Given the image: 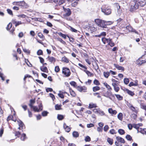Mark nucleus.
<instances>
[{"label":"nucleus","mask_w":146,"mask_h":146,"mask_svg":"<svg viewBox=\"0 0 146 146\" xmlns=\"http://www.w3.org/2000/svg\"><path fill=\"white\" fill-rule=\"evenodd\" d=\"M126 139L128 141H130L132 139V138L131 136L129 135H127L125 137Z\"/></svg>","instance_id":"obj_39"},{"label":"nucleus","mask_w":146,"mask_h":146,"mask_svg":"<svg viewBox=\"0 0 146 146\" xmlns=\"http://www.w3.org/2000/svg\"><path fill=\"white\" fill-rule=\"evenodd\" d=\"M70 84L71 85L73 86L74 88H76V83L74 81H72L70 82Z\"/></svg>","instance_id":"obj_30"},{"label":"nucleus","mask_w":146,"mask_h":146,"mask_svg":"<svg viewBox=\"0 0 146 146\" xmlns=\"http://www.w3.org/2000/svg\"><path fill=\"white\" fill-rule=\"evenodd\" d=\"M123 115L121 113H119L117 115L118 119L120 120H122L123 119Z\"/></svg>","instance_id":"obj_28"},{"label":"nucleus","mask_w":146,"mask_h":146,"mask_svg":"<svg viewBox=\"0 0 146 146\" xmlns=\"http://www.w3.org/2000/svg\"><path fill=\"white\" fill-rule=\"evenodd\" d=\"M58 40L60 41L63 44H65L66 43L63 40L62 38H60L58 37L57 38Z\"/></svg>","instance_id":"obj_44"},{"label":"nucleus","mask_w":146,"mask_h":146,"mask_svg":"<svg viewBox=\"0 0 146 146\" xmlns=\"http://www.w3.org/2000/svg\"><path fill=\"white\" fill-rule=\"evenodd\" d=\"M58 34L59 35L61 36L62 38H64L66 39V35L62 34V33L59 32L58 33Z\"/></svg>","instance_id":"obj_37"},{"label":"nucleus","mask_w":146,"mask_h":146,"mask_svg":"<svg viewBox=\"0 0 146 146\" xmlns=\"http://www.w3.org/2000/svg\"><path fill=\"white\" fill-rule=\"evenodd\" d=\"M129 82V80L128 78H125L124 79V82L125 84H127Z\"/></svg>","instance_id":"obj_40"},{"label":"nucleus","mask_w":146,"mask_h":146,"mask_svg":"<svg viewBox=\"0 0 146 146\" xmlns=\"http://www.w3.org/2000/svg\"><path fill=\"white\" fill-rule=\"evenodd\" d=\"M115 131L114 129H112L110 131V133L111 134H114L115 133Z\"/></svg>","instance_id":"obj_61"},{"label":"nucleus","mask_w":146,"mask_h":146,"mask_svg":"<svg viewBox=\"0 0 146 146\" xmlns=\"http://www.w3.org/2000/svg\"><path fill=\"white\" fill-rule=\"evenodd\" d=\"M47 59H48L49 62L51 63H54L56 61L55 58L52 56H48Z\"/></svg>","instance_id":"obj_8"},{"label":"nucleus","mask_w":146,"mask_h":146,"mask_svg":"<svg viewBox=\"0 0 146 146\" xmlns=\"http://www.w3.org/2000/svg\"><path fill=\"white\" fill-rule=\"evenodd\" d=\"M64 116L63 115L61 114H58L57 118L59 120H61L64 119Z\"/></svg>","instance_id":"obj_19"},{"label":"nucleus","mask_w":146,"mask_h":146,"mask_svg":"<svg viewBox=\"0 0 146 146\" xmlns=\"http://www.w3.org/2000/svg\"><path fill=\"white\" fill-rule=\"evenodd\" d=\"M17 121L18 122V124L19 126L23 128L24 125L23 123L21 121L19 120Z\"/></svg>","instance_id":"obj_31"},{"label":"nucleus","mask_w":146,"mask_h":146,"mask_svg":"<svg viewBox=\"0 0 146 146\" xmlns=\"http://www.w3.org/2000/svg\"><path fill=\"white\" fill-rule=\"evenodd\" d=\"M40 69L41 71L44 72H48L47 68L46 67H40Z\"/></svg>","instance_id":"obj_18"},{"label":"nucleus","mask_w":146,"mask_h":146,"mask_svg":"<svg viewBox=\"0 0 146 146\" xmlns=\"http://www.w3.org/2000/svg\"><path fill=\"white\" fill-rule=\"evenodd\" d=\"M89 107L90 108L96 107V104H91L89 105Z\"/></svg>","instance_id":"obj_43"},{"label":"nucleus","mask_w":146,"mask_h":146,"mask_svg":"<svg viewBox=\"0 0 146 146\" xmlns=\"http://www.w3.org/2000/svg\"><path fill=\"white\" fill-rule=\"evenodd\" d=\"M23 50L24 52L27 53L28 54H29L30 53V51L29 50L25 48H23Z\"/></svg>","instance_id":"obj_49"},{"label":"nucleus","mask_w":146,"mask_h":146,"mask_svg":"<svg viewBox=\"0 0 146 146\" xmlns=\"http://www.w3.org/2000/svg\"><path fill=\"white\" fill-rule=\"evenodd\" d=\"M15 134V136L19 137L20 135V133L19 131H16Z\"/></svg>","instance_id":"obj_64"},{"label":"nucleus","mask_w":146,"mask_h":146,"mask_svg":"<svg viewBox=\"0 0 146 146\" xmlns=\"http://www.w3.org/2000/svg\"><path fill=\"white\" fill-rule=\"evenodd\" d=\"M62 73L64 74L65 76L66 77L70 76L71 74L70 69L66 67L63 68Z\"/></svg>","instance_id":"obj_4"},{"label":"nucleus","mask_w":146,"mask_h":146,"mask_svg":"<svg viewBox=\"0 0 146 146\" xmlns=\"http://www.w3.org/2000/svg\"><path fill=\"white\" fill-rule=\"evenodd\" d=\"M111 39L110 38H102V41L104 44L107 43L108 44L109 43Z\"/></svg>","instance_id":"obj_11"},{"label":"nucleus","mask_w":146,"mask_h":146,"mask_svg":"<svg viewBox=\"0 0 146 146\" xmlns=\"http://www.w3.org/2000/svg\"><path fill=\"white\" fill-rule=\"evenodd\" d=\"M114 66L118 70H121L122 71H123L124 70V67L120 66L118 64H114Z\"/></svg>","instance_id":"obj_12"},{"label":"nucleus","mask_w":146,"mask_h":146,"mask_svg":"<svg viewBox=\"0 0 146 146\" xmlns=\"http://www.w3.org/2000/svg\"><path fill=\"white\" fill-rule=\"evenodd\" d=\"M101 115H104L105 113L103 111H101L99 110V111H98V113Z\"/></svg>","instance_id":"obj_59"},{"label":"nucleus","mask_w":146,"mask_h":146,"mask_svg":"<svg viewBox=\"0 0 146 146\" xmlns=\"http://www.w3.org/2000/svg\"><path fill=\"white\" fill-rule=\"evenodd\" d=\"M38 35L41 38L43 39L44 38V36L40 33H39L38 34Z\"/></svg>","instance_id":"obj_45"},{"label":"nucleus","mask_w":146,"mask_h":146,"mask_svg":"<svg viewBox=\"0 0 146 146\" xmlns=\"http://www.w3.org/2000/svg\"><path fill=\"white\" fill-rule=\"evenodd\" d=\"M76 88L80 92L83 91V92H86V88L84 86H77Z\"/></svg>","instance_id":"obj_5"},{"label":"nucleus","mask_w":146,"mask_h":146,"mask_svg":"<svg viewBox=\"0 0 146 146\" xmlns=\"http://www.w3.org/2000/svg\"><path fill=\"white\" fill-rule=\"evenodd\" d=\"M65 0H57V2L58 5H61L65 2Z\"/></svg>","instance_id":"obj_33"},{"label":"nucleus","mask_w":146,"mask_h":146,"mask_svg":"<svg viewBox=\"0 0 146 146\" xmlns=\"http://www.w3.org/2000/svg\"><path fill=\"white\" fill-rule=\"evenodd\" d=\"M115 91L117 92H118L119 90V88L117 86H113Z\"/></svg>","instance_id":"obj_57"},{"label":"nucleus","mask_w":146,"mask_h":146,"mask_svg":"<svg viewBox=\"0 0 146 146\" xmlns=\"http://www.w3.org/2000/svg\"><path fill=\"white\" fill-rule=\"evenodd\" d=\"M84 71L86 73V74H87V75L88 76H91L92 75H93V74L92 73H91L89 71L86 70H84Z\"/></svg>","instance_id":"obj_35"},{"label":"nucleus","mask_w":146,"mask_h":146,"mask_svg":"<svg viewBox=\"0 0 146 146\" xmlns=\"http://www.w3.org/2000/svg\"><path fill=\"white\" fill-rule=\"evenodd\" d=\"M61 106L58 104H56L55 106V108L56 110H58L61 109Z\"/></svg>","instance_id":"obj_38"},{"label":"nucleus","mask_w":146,"mask_h":146,"mask_svg":"<svg viewBox=\"0 0 146 146\" xmlns=\"http://www.w3.org/2000/svg\"><path fill=\"white\" fill-rule=\"evenodd\" d=\"M18 3H19V6H21L23 7L26 8L28 7L27 5L24 1H19Z\"/></svg>","instance_id":"obj_10"},{"label":"nucleus","mask_w":146,"mask_h":146,"mask_svg":"<svg viewBox=\"0 0 146 146\" xmlns=\"http://www.w3.org/2000/svg\"><path fill=\"white\" fill-rule=\"evenodd\" d=\"M126 29L127 30H128L130 32L131 30L132 29V27L131 26H127L126 27Z\"/></svg>","instance_id":"obj_50"},{"label":"nucleus","mask_w":146,"mask_h":146,"mask_svg":"<svg viewBox=\"0 0 146 146\" xmlns=\"http://www.w3.org/2000/svg\"><path fill=\"white\" fill-rule=\"evenodd\" d=\"M109 42H110L108 44L110 45L111 46L113 47L114 46V43L112 42L111 39L110 40Z\"/></svg>","instance_id":"obj_47"},{"label":"nucleus","mask_w":146,"mask_h":146,"mask_svg":"<svg viewBox=\"0 0 146 146\" xmlns=\"http://www.w3.org/2000/svg\"><path fill=\"white\" fill-rule=\"evenodd\" d=\"M109 72H104V76L106 78H108L109 76Z\"/></svg>","instance_id":"obj_29"},{"label":"nucleus","mask_w":146,"mask_h":146,"mask_svg":"<svg viewBox=\"0 0 146 146\" xmlns=\"http://www.w3.org/2000/svg\"><path fill=\"white\" fill-rule=\"evenodd\" d=\"M54 70L55 72H58L60 70V68L59 66H56Z\"/></svg>","instance_id":"obj_52"},{"label":"nucleus","mask_w":146,"mask_h":146,"mask_svg":"<svg viewBox=\"0 0 146 146\" xmlns=\"http://www.w3.org/2000/svg\"><path fill=\"white\" fill-rule=\"evenodd\" d=\"M70 30L72 32H77V31L75 29L73 28L72 27L70 26Z\"/></svg>","instance_id":"obj_60"},{"label":"nucleus","mask_w":146,"mask_h":146,"mask_svg":"<svg viewBox=\"0 0 146 146\" xmlns=\"http://www.w3.org/2000/svg\"><path fill=\"white\" fill-rule=\"evenodd\" d=\"M111 92L110 91H108L107 92L106 95H105L104 96L110 99H111V98L110 97V96L111 95Z\"/></svg>","instance_id":"obj_17"},{"label":"nucleus","mask_w":146,"mask_h":146,"mask_svg":"<svg viewBox=\"0 0 146 146\" xmlns=\"http://www.w3.org/2000/svg\"><path fill=\"white\" fill-rule=\"evenodd\" d=\"M65 13L64 15L66 17L69 16L71 14V11L68 8L66 9H64Z\"/></svg>","instance_id":"obj_7"},{"label":"nucleus","mask_w":146,"mask_h":146,"mask_svg":"<svg viewBox=\"0 0 146 146\" xmlns=\"http://www.w3.org/2000/svg\"><path fill=\"white\" fill-rule=\"evenodd\" d=\"M94 83L97 86L99 85L100 84L99 82L96 79H95L94 80Z\"/></svg>","instance_id":"obj_46"},{"label":"nucleus","mask_w":146,"mask_h":146,"mask_svg":"<svg viewBox=\"0 0 146 146\" xmlns=\"http://www.w3.org/2000/svg\"><path fill=\"white\" fill-rule=\"evenodd\" d=\"M116 139L117 141L119 142L122 143H125V141L121 137L119 136H117L116 137Z\"/></svg>","instance_id":"obj_13"},{"label":"nucleus","mask_w":146,"mask_h":146,"mask_svg":"<svg viewBox=\"0 0 146 146\" xmlns=\"http://www.w3.org/2000/svg\"><path fill=\"white\" fill-rule=\"evenodd\" d=\"M69 90L71 95L73 97H75L76 96V94L74 91L70 88H69Z\"/></svg>","instance_id":"obj_20"},{"label":"nucleus","mask_w":146,"mask_h":146,"mask_svg":"<svg viewBox=\"0 0 146 146\" xmlns=\"http://www.w3.org/2000/svg\"><path fill=\"white\" fill-rule=\"evenodd\" d=\"M33 110L35 111L39 112V110L38 109L36 106H34L33 107Z\"/></svg>","instance_id":"obj_55"},{"label":"nucleus","mask_w":146,"mask_h":146,"mask_svg":"<svg viewBox=\"0 0 146 146\" xmlns=\"http://www.w3.org/2000/svg\"><path fill=\"white\" fill-rule=\"evenodd\" d=\"M90 140V138L88 136H86L85 139V141L86 142L89 141Z\"/></svg>","instance_id":"obj_48"},{"label":"nucleus","mask_w":146,"mask_h":146,"mask_svg":"<svg viewBox=\"0 0 146 146\" xmlns=\"http://www.w3.org/2000/svg\"><path fill=\"white\" fill-rule=\"evenodd\" d=\"M42 51L41 50H39L37 51V54L38 55H40L42 54Z\"/></svg>","instance_id":"obj_53"},{"label":"nucleus","mask_w":146,"mask_h":146,"mask_svg":"<svg viewBox=\"0 0 146 146\" xmlns=\"http://www.w3.org/2000/svg\"><path fill=\"white\" fill-rule=\"evenodd\" d=\"M107 141L108 143L111 145H112L113 143V140L110 138H108L107 139Z\"/></svg>","instance_id":"obj_26"},{"label":"nucleus","mask_w":146,"mask_h":146,"mask_svg":"<svg viewBox=\"0 0 146 146\" xmlns=\"http://www.w3.org/2000/svg\"><path fill=\"white\" fill-rule=\"evenodd\" d=\"M113 23L111 21H105V28L106 27V26L111 25Z\"/></svg>","instance_id":"obj_23"},{"label":"nucleus","mask_w":146,"mask_h":146,"mask_svg":"<svg viewBox=\"0 0 146 146\" xmlns=\"http://www.w3.org/2000/svg\"><path fill=\"white\" fill-rule=\"evenodd\" d=\"M101 10L102 12L106 15H109L111 13V9L108 7H106L103 6L101 8Z\"/></svg>","instance_id":"obj_3"},{"label":"nucleus","mask_w":146,"mask_h":146,"mask_svg":"<svg viewBox=\"0 0 146 146\" xmlns=\"http://www.w3.org/2000/svg\"><path fill=\"white\" fill-rule=\"evenodd\" d=\"M118 133L121 135H123L124 134L125 131L124 130L122 129H119L118 130Z\"/></svg>","instance_id":"obj_24"},{"label":"nucleus","mask_w":146,"mask_h":146,"mask_svg":"<svg viewBox=\"0 0 146 146\" xmlns=\"http://www.w3.org/2000/svg\"><path fill=\"white\" fill-rule=\"evenodd\" d=\"M130 109L136 113H137L138 112V109H137V108H135L133 106L132 107V108Z\"/></svg>","instance_id":"obj_25"},{"label":"nucleus","mask_w":146,"mask_h":146,"mask_svg":"<svg viewBox=\"0 0 146 146\" xmlns=\"http://www.w3.org/2000/svg\"><path fill=\"white\" fill-rule=\"evenodd\" d=\"M100 88L98 86H96L95 87H94L93 88V91L94 92H96L99 90H100Z\"/></svg>","instance_id":"obj_27"},{"label":"nucleus","mask_w":146,"mask_h":146,"mask_svg":"<svg viewBox=\"0 0 146 146\" xmlns=\"http://www.w3.org/2000/svg\"><path fill=\"white\" fill-rule=\"evenodd\" d=\"M94 125L93 123H90L88 124H87V127L88 128H90L91 127H93Z\"/></svg>","instance_id":"obj_62"},{"label":"nucleus","mask_w":146,"mask_h":146,"mask_svg":"<svg viewBox=\"0 0 146 146\" xmlns=\"http://www.w3.org/2000/svg\"><path fill=\"white\" fill-rule=\"evenodd\" d=\"M109 112L112 115H115L117 112L115 110H113L111 108H109L108 110Z\"/></svg>","instance_id":"obj_15"},{"label":"nucleus","mask_w":146,"mask_h":146,"mask_svg":"<svg viewBox=\"0 0 146 146\" xmlns=\"http://www.w3.org/2000/svg\"><path fill=\"white\" fill-rule=\"evenodd\" d=\"M131 116L132 118L135 119L137 117V115L133 113L131 114Z\"/></svg>","instance_id":"obj_56"},{"label":"nucleus","mask_w":146,"mask_h":146,"mask_svg":"<svg viewBox=\"0 0 146 146\" xmlns=\"http://www.w3.org/2000/svg\"><path fill=\"white\" fill-rule=\"evenodd\" d=\"M141 108L146 111V106L143 104H141Z\"/></svg>","instance_id":"obj_51"},{"label":"nucleus","mask_w":146,"mask_h":146,"mask_svg":"<svg viewBox=\"0 0 146 146\" xmlns=\"http://www.w3.org/2000/svg\"><path fill=\"white\" fill-rule=\"evenodd\" d=\"M26 134L25 133H23L21 137V140L24 141L26 138Z\"/></svg>","instance_id":"obj_42"},{"label":"nucleus","mask_w":146,"mask_h":146,"mask_svg":"<svg viewBox=\"0 0 146 146\" xmlns=\"http://www.w3.org/2000/svg\"><path fill=\"white\" fill-rule=\"evenodd\" d=\"M12 26V24L11 23H9V24L7 25V30H9L10 28Z\"/></svg>","instance_id":"obj_54"},{"label":"nucleus","mask_w":146,"mask_h":146,"mask_svg":"<svg viewBox=\"0 0 146 146\" xmlns=\"http://www.w3.org/2000/svg\"><path fill=\"white\" fill-rule=\"evenodd\" d=\"M104 84L108 90H111L112 89L111 87L107 83H104Z\"/></svg>","instance_id":"obj_34"},{"label":"nucleus","mask_w":146,"mask_h":146,"mask_svg":"<svg viewBox=\"0 0 146 146\" xmlns=\"http://www.w3.org/2000/svg\"><path fill=\"white\" fill-rule=\"evenodd\" d=\"M95 22L99 27L103 28H105V21L99 19H96L95 20Z\"/></svg>","instance_id":"obj_2"},{"label":"nucleus","mask_w":146,"mask_h":146,"mask_svg":"<svg viewBox=\"0 0 146 146\" xmlns=\"http://www.w3.org/2000/svg\"><path fill=\"white\" fill-rule=\"evenodd\" d=\"M140 125H141V123H139L138 124H133V127L136 129H137L138 132H140L141 130H142V129L141 128H139L140 126Z\"/></svg>","instance_id":"obj_6"},{"label":"nucleus","mask_w":146,"mask_h":146,"mask_svg":"<svg viewBox=\"0 0 146 146\" xmlns=\"http://www.w3.org/2000/svg\"><path fill=\"white\" fill-rule=\"evenodd\" d=\"M125 91H126L127 92V93L129 95L131 96H133L134 95V93L132 92V91L129 90L125 88V90H124Z\"/></svg>","instance_id":"obj_16"},{"label":"nucleus","mask_w":146,"mask_h":146,"mask_svg":"<svg viewBox=\"0 0 146 146\" xmlns=\"http://www.w3.org/2000/svg\"><path fill=\"white\" fill-rule=\"evenodd\" d=\"M130 5H131V11H134L139 8V5L135 0H131Z\"/></svg>","instance_id":"obj_1"},{"label":"nucleus","mask_w":146,"mask_h":146,"mask_svg":"<svg viewBox=\"0 0 146 146\" xmlns=\"http://www.w3.org/2000/svg\"><path fill=\"white\" fill-rule=\"evenodd\" d=\"M114 80V82H115V83H113L112 84V85L113 86H117L118 84H119V82H118L117 81L115 80Z\"/></svg>","instance_id":"obj_32"},{"label":"nucleus","mask_w":146,"mask_h":146,"mask_svg":"<svg viewBox=\"0 0 146 146\" xmlns=\"http://www.w3.org/2000/svg\"><path fill=\"white\" fill-rule=\"evenodd\" d=\"M117 98L119 100H121L123 99V97L119 94H115Z\"/></svg>","instance_id":"obj_36"},{"label":"nucleus","mask_w":146,"mask_h":146,"mask_svg":"<svg viewBox=\"0 0 146 146\" xmlns=\"http://www.w3.org/2000/svg\"><path fill=\"white\" fill-rule=\"evenodd\" d=\"M141 57L140 58L136 61V63L137 64L139 65H141L142 64L146 62V60H141Z\"/></svg>","instance_id":"obj_9"},{"label":"nucleus","mask_w":146,"mask_h":146,"mask_svg":"<svg viewBox=\"0 0 146 146\" xmlns=\"http://www.w3.org/2000/svg\"><path fill=\"white\" fill-rule=\"evenodd\" d=\"M48 113L46 111H44L42 113V115L43 116H46L48 114Z\"/></svg>","instance_id":"obj_41"},{"label":"nucleus","mask_w":146,"mask_h":146,"mask_svg":"<svg viewBox=\"0 0 146 146\" xmlns=\"http://www.w3.org/2000/svg\"><path fill=\"white\" fill-rule=\"evenodd\" d=\"M63 127L65 131L67 132H69L70 131L71 129L68 126L66 125L65 123H64L63 124Z\"/></svg>","instance_id":"obj_14"},{"label":"nucleus","mask_w":146,"mask_h":146,"mask_svg":"<svg viewBox=\"0 0 146 146\" xmlns=\"http://www.w3.org/2000/svg\"><path fill=\"white\" fill-rule=\"evenodd\" d=\"M109 129V127L108 125H105L104 127V130L105 131H107Z\"/></svg>","instance_id":"obj_63"},{"label":"nucleus","mask_w":146,"mask_h":146,"mask_svg":"<svg viewBox=\"0 0 146 146\" xmlns=\"http://www.w3.org/2000/svg\"><path fill=\"white\" fill-rule=\"evenodd\" d=\"M62 59V61L64 62L67 63L69 62L68 59L65 56L63 57Z\"/></svg>","instance_id":"obj_22"},{"label":"nucleus","mask_w":146,"mask_h":146,"mask_svg":"<svg viewBox=\"0 0 146 146\" xmlns=\"http://www.w3.org/2000/svg\"><path fill=\"white\" fill-rule=\"evenodd\" d=\"M7 13L10 15H13V14L12 13V11L9 9H7Z\"/></svg>","instance_id":"obj_58"},{"label":"nucleus","mask_w":146,"mask_h":146,"mask_svg":"<svg viewBox=\"0 0 146 146\" xmlns=\"http://www.w3.org/2000/svg\"><path fill=\"white\" fill-rule=\"evenodd\" d=\"M72 135L74 137L76 138L79 136V135L77 132L74 131L72 133Z\"/></svg>","instance_id":"obj_21"}]
</instances>
